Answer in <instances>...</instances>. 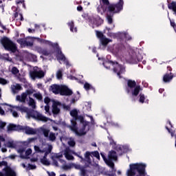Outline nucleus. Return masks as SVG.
<instances>
[{"instance_id":"nucleus-44","label":"nucleus","mask_w":176,"mask_h":176,"mask_svg":"<svg viewBox=\"0 0 176 176\" xmlns=\"http://www.w3.org/2000/svg\"><path fill=\"white\" fill-rule=\"evenodd\" d=\"M50 141H55L56 140V134L53 133H50L49 135Z\"/></svg>"},{"instance_id":"nucleus-35","label":"nucleus","mask_w":176,"mask_h":176,"mask_svg":"<svg viewBox=\"0 0 176 176\" xmlns=\"http://www.w3.org/2000/svg\"><path fill=\"white\" fill-rule=\"evenodd\" d=\"M68 25L70 27V30L72 31V32H77L78 30L76 29V28H74V21H70L68 23Z\"/></svg>"},{"instance_id":"nucleus-55","label":"nucleus","mask_w":176,"mask_h":176,"mask_svg":"<svg viewBox=\"0 0 176 176\" xmlns=\"http://www.w3.org/2000/svg\"><path fill=\"white\" fill-rule=\"evenodd\" d=\"M44 102L45 104H47V105H49V102H50V98H49L48 97L45 98Z\"/></svg>"},{"instance_id":"nucleus-50","label":"nucleus","mask_w":176,"mask_h":176,"mask_svg":"<svg viewBox=\"0 0 176 176\" xmlns=\"http://www.w3.org/2000/svg\"><path fill=\"white\" fill-rule=\"evenodd\" d=\"M115 149H116L117 151H123V149H124V146H122V145H117L116 147H114Z\"/></svg>"},{"instance_id":"nucleus-10","label":"nucleus","mask_w":176,"mask_h":176,"mask_svg":"<svg viewBox=\"0 0 176 176\" xmlns=\"http://www.w3.org/2000/svg\"><path fill=\"white\" fill-rule=\"evenodd\" d=\"M30 77L33 80L35 79H42V78H45V73L41 69H39L38 67H34V71L30 72Z\"/></svg>"},{"instance_id":"nucleus-30","label":"nucleus","mask_w":176,"mask_h":176,"mask_svg":"<svg viewBox=\"0 0 176 176\" xmlns=\"http://www.w3.org/2000/svg\"><path fill=\"white\" fill-rule=\"evenodd\" d=\"M14 19L16 21H23V20H24V18L23 17V14L16 12L14 14Z\"/></svg>"},{"instance_id":"nucleus-21","label":"nucleus","mask_w":176,"mask_h":176,"mask_svg":"<svg viewBox=\"0 0 176 176\" xmlns=\"http://www.w3.org/2000/svg\"><path fill=\"white\" fill-rule=\"evenodd\" d=\"M27 97H28L27 94L25 92H23L21 95H18L16 96V100L19 101V102H23L25 104V100H27Z\"/></svg>"},{"instance_id":"nucleus-48","label":"nucleus","mask_w":176,"mask_h":176,"mask_svg":"<svg viewBox=\"0 0 176 176\" xmlns=\"http://www.w3.org/2000/svg\"><path fill=\"white\" fill-rule=\"evenodd\" d=\"M72 168H76V170H80L82 168L80 167V165L72 163Z\"/></svg>"},{"instance_id":"nucleus-11","label":"nucleus","mask_w":176,"mask_h":176,"mask_svg":"<svg viewBox=\"0 0 176 176\" xmlns=\"http://www.w3.org/2000/svg\"><path fill=\"white\" fill-rule=\"evenodd\" d=\"M73 155H76V156L80 157V159H81V160L83 162L82 157L80 155H78L76 153L71 150L69 148H67L63 151V156H65L67 160H74V157Z\"/></svg>"},{"instance_id":"nucleus-57","label":"nucleus","mask_w":176,"mask_h":176,"mask_svg":"<svg viewBox=\"0 0 176 176\" xmlns=\"http://www.w3.org/2000/svg\"><path fill=\"white\" fill-rule=\"evenodd\" d=\"M47 173L49 176H56V173H54V172H51L50 173V172L47 171Z\"/></svg>"},{"instance_id":"nucleus-54","label":"nucleus","mask_w":176,"mask_h":176,"mask_svg":"<svg viewBox=\"0 0 176 176\" xmlns=\"http://www.w3.org/2000/svg\"><path fill=\"white\" fill-rule=\"evenodd\" d=\"M25 93L28 96H31V94H34V90H27Z\"/></svg>"},{"instance_id":"nucleus-40","label":"nucleus","mask_w":176,"mask_h":176,"mask_svg":"<svg viewBox=\"0 0 176 176\" xmlns=\"http://www.w3.org/2000/svg\"><path fill=\"white\" fill-rule=\"evenodd\" d=\"M63 170H71L72 168V163L69 164H65L62 166Z\"/></svg>"},{"instance_id":"nucleus-33","label":"nucleus","mask_w":176,"mask_h":176,"mask_svg":"<svg viewBox=\"0 0 176 176\" xmlns=\"http://www.w3.org/2000/svg\"><path fill=\"white\" fill-rule=\"evenodd\" d=\"M37 52L44 56H49L50 53L46 50H43L42 48L39 47L37 49Z\"/></svg>"},{"instance_id":"nucleus-42","label":"nucleus","mask_w":176,"mask_h":176,"mask_svg":"<svg viewBox=\"0 0 176 176\" xmlns=\"http://www.w3.org/2000/svg\"><path fill=\"white\" fill-rule=\"evenodd\" d=\"M84 89H85V90L88 91V90L93 89V86H91V85L89 84V82H85L84 85Z\"/></svg>"},{"instance_id":"nucleus-18","label":"nucleus","mask_w":176,"mask_h":176,"mask_svg":"<svg viewBox=\"0 0 176 176\" xmlns=\"http://www.w3.org/2000/svg\"><path fill=\"white\" fill-rule=\"evenodd\" d=\"M101 156L103 159V160L105 162L106 164H107V166H109V167H110L111 168H112L113 171L114 173H116V170L115 169V164H113V162L109 161V160L105 157V155H104V154L101 153Z\"/></svg>"},{"instance_id":"nucleus-17","label":"nucleus","mask_w":176,"mask_h":176,"mask_svg":"<svg viewBox=\"0 0 176 176\" xmlns=\"http://www.w3.org/2000/svg\"><path fill=\"white\" fill-rule=\"evenodd\" d=\"M60 94V96H71V94H72V91L69 89L68 87L61 85Z\"/></svg>"},{"instance_id":"nucleus-43","label":"nucleus","mask_w":176,"mask_h":176,"mask_svg":"<svg viewBox=\"0 0 176 176\" xmlns=\"http://www.w3.org/2000/svg\"><path fill=\"white\" fill-rule=\"evenodd\" d=\"M136 83L135 81H133L131 80H128V86L129 87L133 88L135 86Z\"/></svg>"},{"instance_id":"nucleus-53","label":"nucleus","mask_w":176,"mask_h":176,"mask_svg":"<svg viewBox=\"0 0 176 176\" xmlns=\"http://www.w3.org/2000/svg\"><path fill=\"white\" fill-rule=\"evenodd\" d=\"M85 107H87V111H90V109H91V104H90V102H86Z\"/></svg>"},{"instance_id":"nucleus-9","label":"nucleus","mask_w":176,"mask_h":176,"mask_svg":"<svg viewBox=\"0 0 176 176\" xmlns=\"http://www.w3.org/2000/svg\"><path fill=\"white\" fill-rule=\"evenodd\" d=\"M93 156L94 157H96V159H98V160H100V153H98V151H93L91 153L89 151H87L85 153V159H83V160H85V162H86L87 164H91V162L93 160Z\"/></svg>"},{"instance_id":"nucleus-39","label":"nucleus","mask_w":176,"mask_h":176,"mask_svg":"<svg viewBox=\"0 0 176 176\" xmlns=\"http://www.w3.org/2000/svg\"><path fill=\"white\" fill-rule=\"evenodd\" d=\"M9 84V80L0 77V85H3V86H5V85Z\"/></svg>"},{"instance_id":"nucleus-14","label":"nucleus","mask_w":176,"mask_h":176,"mask_svg":"<svg viewBox=\"0 0 176 176\" xmlns=\"http://www.w3.org/2000/svg\"><path fill=\"white\" fill-rule=\"evenodd\" d=\"M61 157H63L62 154H54L52 156V164H54V166H56V167H58V162H61V163H63V162L65 163V161L60 160Z\"/></svg>"},{"instance_id":"nucleus-32","label":"nucleus","mask_w":176,"mask_h":176,"mask_svg":"<svg viewBox=\"0 0 176 176\" xmlns=\"http://www.w3.org/2000/svg\"><path fill=\"white\" fill-rule=\"evenodd\" d=\"M5 145L7 148H14L16 146V144L13 140L8 141Z\"/></svg>"},{"instance_id":"nucleus-62","label":"nucleus","mask_w":176,"mask_h":176,"mask_svg":"<svg viewBox=\"0 0 176 176\" xmlns=\"http://www.w3.org/2000/svg\"><path fill=\"white\" fill-rule=\"evenodd\" d=\"M0 115H5V111L0 107Z\"/></svg>"},{"instance_id":"nucleus-56","label":"nucleus","mask_w":176,"mask_h":176,"mask_svg":"<svg viewBox=\"0 0 176 176\" xmlns=\"http://www.w3.org/2000/svg\"><path fill=\"white\" fill-rule=\"evenodd\" d=\"M2 166H8V162L5 161L0 162V167H2Z\"/></svg>"},{"instance_id":"nucleus-4","label":"nucleus","mask_w":176,"mask_h":176,"mask_svg":"<svg viewBox=\"0 0 176 176\" xmlns=\"http://www.w3.org/2000/svg\"><path fill=\"white\" fill-rule=\"evenodd\" d=\"M80 123L82 124V129L78 130V128L76 127V122L72 120V126H70V129L74 133H75L76 135H78L79 137L82 135H85L89 130H90V126H89V122L85 121L83 120L82 117H80Z\"/></svg>"},{"instance_id":"nucleus-52","label":"nucleus","mask_w":176,"mask_h":176,"mask_svg":"<svg viewBox=\"0 0 176 176\" xmlns=\"http://www.w3.org/2000/svg\"><path fill=\"white\" fill-rule=\"evenodd\" d=\"M6 126V122H3L1 120H0V130L3 129Z\"/></svg>"},{"instance_id":"nucleus-23","label":"nucleus","mask_w":176,"mask_h":176,"mask_svg":"<svg viewBox=\"0 0 176 176\" xmlns=\"http://www.w3.org/2000/svg\"><path fill=\"white\" fill-rule=\"evenodd\" d=\"M50 89L54 94H58L61 91V85H53L50 87Z\"/></svg>"},{"instance_id":"nucleus-29","label":"nucleus","mask_w":176,"mask_h":176,"mask_svg":"<svg viewBox=\"0 0 176 176\" xmlns=\"http://www.w3.org/2000/svg\"><path fill=\"white\" fill-rule=\"evenodd\" d=\"M21 166L23 168H26V170H35V168H36V166L32 164H28V166H26L25 164L23 163Z\"/></svg>"},{"instance_id":"nucleus-7","label":"nucleus","mask_w":176,"mask_h":176,"mask_svg":"<svg viewBox=\"0 0 176 176\" xmlns=\"http://www.w3.org/2000/svg\"><path fill=\"white\" fill-rule=\"evenodd\" d=\"M34 39H37L38 42H40V43H45L46 45H50V46H52L54 47V46H58V44L54 43L46 40L41 39L39 38H35V37H28L27 40L25 41V46H34Z\"/></svg>"},{"instance_id":"nucleus-36","label":"nucleus","mask_w":176,"mask_h":176,"mask_svg":"<svg viewBox=\"0 0 176 176\" xmlns=\"http://www.w3.org/2000/svg\"><path fill=\"white\" fill-rule=\"evenodd\" d=\"M164 82H170V80H171V79H173V76L170 75V74H166L165 76H164Z\"/></svg>"},{"instance_id":"nucleus-58","label":"nucleus","mask_w":176,"mask_h":176,"mask_svg":"<svg viewBox=\"0 0 176 176\" xmlns=\"http://www.w3.org/2000/svg\"><path fill=\"white\" fill-rule=\"evenodd\" d=\"M102 1L104 5H109V1L108 0H102Z\"/></svg>"},{"instance_id":"nucleus-49","label":"nucleus","mask_w":176,"mask_h":176,"mask_svg":"<svg viewBox=\"0 0 176 176\" xmlns=\"http://www.w3.org/2000/svg\"><path fill=\"white\" fill-rule=\"evenodd\" d=\"M11 112L12 113V116H14V118H19V113H17V111H16V110L14 109H11Z\"/></svg>"},{"instance_id":"nucleus-59","label":"nucleus","mask_w":176,"mask_h":176,"mask_svg":"<svg viewBox=\"0 0 176 176\" xmlns=\"http://www.w3.org/2000/svg\"><path fill=\"white\" fill-rule=\"evenodd\" d=\"M80 170L81 175L85 176V169L83 168H81Z\"/></svg>"},{"instance_id":"nucleus-25","label":"nucleus","mask_w":176,"mask_h":176,"mask_svg":"<svg viewBox=\"0 0 176 176\" xmlns=\"http://www.w3.org/2000/svg\"><path fill=\"white\" fill-rule=\"evenodd\" d=\"M28 105L32 109H36V102L35 100L31 97H29V100L28 101Z\"/></svg>"},{"instance_id":"nucleus-20","label":"nucleus","mask_w":176,"mask_h":176,"mask_svg":"<svg viewBox=\"0 0 176 176\" xmlns=\"http://www.w3.org/2000/svg\"><path fill=\"white\" fill-rule=\"evenodd\" d=\"M60 102H54L52 104V113L54 115H57L60 113Z\"/></svg>"},{"instance_id":"nucleus-47","label":"nucleus","mask_w":176,"mask_h":176,"mask_svg":"<svg viewBox=\"0 0 176 176\" xmlns=\"http://www.w3.org/2000/svg\"><path fill=\"white\" fill-rule=\"evenodd\" d=\"M45 113H48V115L50 116V115H52V113H50V112L49 111H50V106H49V104H46L45 106Z\"/></svg>"},{"instance_id":"nucleus-6","label":"nucleus","mask_w":176,"mask_h":176,"mask_svg":"<svg viewBox=\"0 0 176 176\" xmlns=\"http://www.w3.org/2000/svg\"><path fill=\"white\" fill-rule=\"evenodd\" d=\"M103 65L105 68L108 69L109 67H113V72L117 74L118 76H120V74H123L124 72V67L122 65H119L118 63H113L111 61L103 63Z\"/></svg>"},{"instance_id":"nucleus-13","label":"nucleus","mask_w":176,"mask_h":176,"mask_svg":"<svg viewBox=\"0 0 176 176\" xmlns=\"http://www.w3.org/2000/svg\"><path fill=\"white\" fill-rule=\"evenodd\" d=\"M19 153H21V157L22 159H28L30 155L32 153V150L31 148H28L26 151H24V148L21 147L19 150H18Z\"/></svg>"},{"instance_id":"nucleus-1","label":"nucleus","mask_w":176,"mask_h":176,"mask_svg":"<svg viewBox=\"0 0 176 176\" xmlns=\"http://www.w3.org/2000/svg\"><path fill=\"white\" fill-rule=\"evenodd\" d=\"M13 108L16 109V111H20V112L22 113H26V118H28V119L32 118L33 119L41 120V122H47V120H49V118H46L45 116L42 115L41 113L36 111H30V109H28L27 107L14 106Z\"/></svg>"},{"instance_id":"nucleus-27","label":"nucleus","mask_w":176,"mask_h":176,"mask_svg":"<svg viewBox=\"0 0 176 176\" xmlns=\"http://www.w3.org/2000/svg\"><path fill=\"white\" fill-rule=\"evenodd\" d=\"M12 75H14L16 78H20V71L17 67H13L11 69Z\"/></svg>"},{"instance_id":"nucleus-34","label":"nucleus","mask_w":176,"mask_h":176,"mask_svg":"<svg viewBox=\"0 0 176 176\" xmlns=\"http://www.w3.org/2000/svg\"><path fill=\"white\" fill-rule=\"evenodd\" d=\"M33 97H34V98H36V100H38V101H42L43 98V97L42 96V94L39 92L34 94Z\"/></svg>"},{"instance_id":"nucleus-64","label":"nucleus","mask_w":176,"mask_h":176,"mask_svg":"<svg viewBox=\"0 0 176 176\" xmlns=\"http://www.w3.org/2000/svg\"><path fill=\"white\" fill-rule=\"evenodd\" d=\"M35 140H36V138H30L28 139V142H32V141H35Z\"/></svg>"},{"instance_id":"nucleus-2","label":"nucleus","mask_w":176,"mask_h":176,"mask_svg":"<svg viewBox=\"0 0 176 176\" xmlns=\"http://www.w3.org/2000/svg\"><path fill=\"white\" fill-rule=\"evenodd\" d=\"M34 149L35 152H37V153H45L44 157L41 160V162L45 166H49L50 164V162L47 160L46 156H47L49 153H51L53 146L49 144H42L40 146H34Z\"/></svg>"},{"instance_id":"nucleus-5","label":"nucleus","mask_w":176,"mask_h":176,"mask_svg":"<svg viewBox=\"0 0 176 176\" xmlns=\"http://www.w3.org/2000/svg\"><path fill=\"white\" fill-rule=\"evenodd\" d=\"M123 9V0H120L117 4H111L107 10V19L109 24H112V16L115 13H119Z\"/></svg>"},{"instance_id":"nucleus-24","label":"nucleus","mask_w":176,"mask_h":176,"mask_svg":"<svg viewBox=\"0 0 176 176\" xmlns=\"http://www.w3.org/2000/svg\"><path fill=\"white\" fill-rule=\"evenodd\" d=\"M11 89L13 94H16L20 91V90H23V87L19 84L13 85L11 86Z\"/></svg>"},{"instance_id":"nucleus-16","label":"nucleus","mask_w":176,"mask_h":176,"mask_svg":"<svg viewBox=\"0 0 176 176\" xmlns=\"http://www.w3.org/2000/svg\"><path fill=\"white\" fill-rule=\"evenodd\" d=\"M21 131H25V134L34 135L36 134V129H32L30 126H23Z\"/></svg>"},{"instance_id":"nucleus-19","label":"nucleus","mask_w":176,"mask_h":176,"mask_svg":"<svg viewBox=\"0 0 176 176\" xmlns=\"http://www.w3.org/2000/svg\"><path fill=\"white\" fill-rule=\"evenodd\" d=\"M108 159L109 162H112V160L116 162V160H118V154L116 153V151L113 150L110 151L108 153Z\"/></svg>"},{"instance_id":"nucleus-63","label":"nucleus","mask_w":176,"mask_h":176,"mask_svg":"<svg viewBox=\"0 0 176 176\" xmlns=\"http://www.w3.org/2000/svg\"><path fill=\"white\" fill-rule=\"evenodd\" d=\"M169 20H170V25H171L172 27H173V28H175V23L171 21V19H170V18H169Z\"/></svg>"},{"instance_id":"nucleus-12","label":"nucleus","mask_w":176,"mask_h":176,"mask_svg":"<svg viewBox=\"0 0 176 176\" xmlns=\"http://www.w3.org/2000/svg\"><path fill=\"white\" fill-rule=\"evenodd\" d=\"M0 176H16V172L10 167H6L0 172Z\"/></svg>"},{"instance_id":"nucleus-26","label":"nucleus","mask_w":176,"mask_h":176,"mask_svg":"<svg viewBox=\"0 0 176 176\" xmlns=\"http://www.w3.org/2000/svg\"><path fill=\"white\" fill-rule=\"evenodd\" d=\"M56 58L57 60H58L59 61H64L65 63H66L67 65H68V62L66 61V58H65V56H64V54H63V52H61V51H58L57 54H56Z\"/></svg>"},{"instance_id":"nucleus-28","label":"nucleus","mask_w":176,"mask_h":176,"mask_svg":"<svg viewBox=\"0 0 176 176\" xmlns=\"http://www.w3.org/2000/svg\"><path fill=\"white\" fill-rule=\"evenodd\" d=\"M100 42L103 46H107L109 42H112V40L108 39L106 37L100 38Z\"/></svg>"},{"instance_id":"nucleus-46","label":"nucleus","mask_w":176,"mask_h":176,"mask_svg":"<svg viewBox=\"0 0 176 176\" xmlns=\"http://www.w3.org/2000/svg\"><path fill=\"white\" fill-rule=\"evenodd\" d=\"M140 102L142 104H144V102L145 101V96L142 94H140V99H139Z\"/></svg>"},{"instance_id":"nucleus-51","label":"nucleus","mask_w":176,"mask_h":176,"mask_svg":"<svg viewBox=\"0 0 176 176\" xmlns=\"http://www.w3.org/2000/svg\"><path fill=\"white\" fill-rule=\"evenodd\" d=\"M96 36H98V38H100V39L102 38H104V34H102V32L96 31Z\"/></svg>"},{"instance_id":"nucleus-41","label":"nucleus","mask_w":176,"mask_h":176,"mask_svg":"<svg viewBox=\"0 0 176 176\" xmlns=\"http://www.w3.org/2000/svg\"><path fill=\"white\" fill-rule=\"evenodd\" d=\"M56 78L57 79H63V70H58V72H56Z\"/></svg>"},{"instance_id":"nucleus-15","label":"nucleus","mask_w":176,"mask_h":176,"mask_svg":"<svg viewBox=\"0 0 176 176\" xmlns=\"http://www.w3.org/2000/svg\"><path fill=\"white\" fill-rule=\"evenodd\" d=\"M21 129H23V126L16 125L14 124H10L7 126V130L8 132H10V131H21Z\"/></svg>"},{"instance_id":"nucleus-3","label":"nucleus","mask_w":176,"mask_h":176,"mask_svg":"<svg viewBox=\"0 0 176 176\" xmlns=\"http://www.w3.org/2000/svg\"><path fill=\"white\" fill-rule=\"evenodd\" d=\"M146 165L144 164H131L126 171L127 176H145V168Z\"/></svg>"},{"instance_id":"nucleus-38","label":"nucleus","mask_w":176,"mask_h":176,"mask_svg":"<svg viewBox=\"0 0 176 176\" xmlns=\"http://www.w3.org/2000/svg\"><path fill=\"white\" fill-rule=\"evenodd\" d=\"M41 131L45 137L46 138L49 137V133L50 132L49 129L41 128Z\"/></svg>"},{"instance_id":"nucleus-60","label":"nucleus","mask_w":176,"mask_h":176,"mask_svg":"<svg viewBox=\"0 0 176 176\" xmlns=\"http://www.w3.org/2000/svg\"><path fill=\"white\" fill-rule=\"evenodd\" d=\"M64 109H66V111H69L71 109V107L69 106L64 105L63 106Z\"/></svg>"},{"instance_id":"nucleus-8","label":"nucleus","mask_w":176,"mask_h":176,"mask_svg":"<svg viewBox=\"0 0 176 176\" xmlns=\"http://www.w3.org/2000/svg\"><path fill=\"white\" fill-rule=\"evenodd\" d=\"M1 43L6 50H10V52H12V53L16 52V45L7 37L1 38Z\"/></svg>"},{"instance_id":"nucleus-31","label":"nucleus","mask_w":176,"mask_h":176,"mask_svg":"<svg viewBox=\"0 0 176 176\" xmlns=\"http://www.w3.org/2000/svg\"><path fill=\"white\" fill-rule=\"evenodd\" d=\"M78 111L77 109H73L70 111V115L74 118V120H76L78 119Z\"/></svg>"},{"instance_id":"nucleus-45","label":"nucleus","mask_w":176,"mask_h":176,"mask_svg":"<svg viewBox=\"0 0 176 176\" xmlns=\"http://www.w3.org/2000/svg\"><path fill=\"white\" fill-rule=\"evenodd\" d=\"M17 42L20 43L21 46H25V40L24 38L18 39Z\"/></svg>"},{"instance_id":"nucleus-37","label":"nucleus","mask_w":176,"mask_h":176,"mask_svg":"<svg viewBox=\"0 0 176 176\" xmlns=\"http://www.w3.org/2000/svg\"><path fill=\"white\" fill-rule=\"evenodd\" d=\"M141 90V87L140 86H137L135 87L134 91L133 92V96H136L140 94V91Z\"/></svg>"},{"instance_id":"nucleus-61","label":"nucleus","mask_w":176,"mask_h":176,"mask_svg":"<svg viewBox=\"0 0 176 176\" xmlns=\"http://www.w3.org/2000/svg\"><path fill=\"white\" fill-rule=\"evenodd\" d=\"M1 142H5V138L3 137L0 136V148H1Z\"/></svg>"},{"instance_id":"nucleus-22","label":"nucleus","mask_w":176,"mask_h":176,"mask_svg":"<svg viewBox=\"0 0 176 176\" xmlns=\"http://www.w3.org/2000/svg\"><path fill=\"white\" fill-rule=\"evenodd\" d=\"M67 141V144L69 146H74L76 145V142H75V140L72 138H60V141L61 142H63V144H64V141Z\"/></svg>"}]
</instances>
